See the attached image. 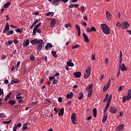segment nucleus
I'll list each match as a JSON object with an SVG mask.
<instances>
[{
	"label": "nucleus",
	"mask_w": 131,
	"mask_h": 131,
	"mask_svg": "<svg viewBox=\"0 0 131 131\" xmlns=\"http://www.w3.org/2000/svg\"><path fill=\"white\" fill-rule=\"evenodd\" d=\"M101 28L104 34H110V28L105 24L101 25Z\"/></svg>",
	"instance_id": "obj_1"
},
{
	"label": "nucleus",
	"mask_w": 131,
	"mask_h": 131,
	"mask_svg": "<svg viewBox=\"0 0 131 131\" xmlns=\"http://www.w3.org/2000/svg\"><path fill=\"white\" fill-rule=\"evenodd\" d=\"M93 83H91L86 88L88 98H91V97H92V95L93 94Z\"/></svg>",
	"instance_id": "obj_2"
},
{
	"label": "nucleus",
	"mask_w": 131,
	"mask_h": 131,
	"mask_svg": "<svg viewBox=\"0 0 131 131\" xmlns=\"http://www.w3.org/2000/svg\"><path fill=\"white\" fill-rule=\"evenodd\" d=\"M131 98V90L129 89L128 92V94L127 96H123L122 97V102L125 103L126 101H129L130 100Z\"/></svg>",
	"instance_id": "obj_3"
},
{
	"label": "nucleus",
	"mask_w": 131,
	"mask_h": 131,
	"mask_svg": "<svg viewBox=\"0 0 131 131\" xmlns=\"http://www.w3.org/2000/svg\"><path fill=\"white\" fill-rule=\"evenodd\" d=\"M92 70L91 69V67H88L86 68L85 73L84 74V78L85 79H88L89 77H90V75H91V72Z\"/></svg>",
	"instance_id": "obj_4"
},
{
	"label": "nucleus",
	"mask_w": 131,
	"mask_h": 131,
	"mask_svg": "<svg viewBox=\"0 0 131 131\" xmlns=\"http://www.w3.org/2000/svg\"><path fill=\"white\" fill-rule=\"evenodd\" d=\"M40 25H41V23L38 24L37 25H36L34 27V29L33 30V33H32L33 35H35V34H36V32H37V29H38Z\"/></svg>",
	"instance_id": "obj_5"
},
{
	"label": "nucleus",
	"mask_w": 131,
	"mask_h": 131,
	"mask_svg": "<svg viewBox=\"0 0 131 131\" xmlns=\"http://www.w3.org/2000/svg\"><path fill=\"white\" fill-rule=\"evenodd\" d=\"M42 39H39L38 43V47L37 48V50H38V51H41V50H42Z\"/></svg>",
	"instance_id": "obj_6"
},
{
	"label": "nucleus",
	"mask_w": 131,
	"mask_h": 131,
	"mask_svg": "<svg viewBox=\"0 0 131 131\" xmlns=\"http://www.w3.org/2000/svg\"><path fill=\"white\" fill-rule=\"evenodd\" d=\"M71 119L72 123L74 124H76V114L73 113L72 114Z\"/></svg>",
	"instance_id": "obj_7"
},
{
	"label": "nucleus",
	"mask_w": 131,
	"mask_h": 131,
	"mask_svg": "<svg viewBox=\"0 0 131 131\" xmlns=\"http://www.w3.org/2000/svg\"><path fill=\"white\" fill-rule=\"evenodd\" d=\"M121 27L123 29H127L129 27V24L127 21L123 22L121 24Z\"/></svg>",
	"instance_id": "obj_8"
},
{
	"label": "nucleus",
	"mask_w": 131,
	"mask_h": 131,
	"mask_svg": "<svg viewBox=\"0 0 131 131\" xmlns=\"http://www.w3.org/2000/svg\"><path fill=\"white\" fill-rule=\"evenodd\" d=\"M111 83V80L110 79H109L108 82L106 84V85H105V86L103 88V92H106V91H107V90H108V89H109V87L110 86Z\"/></svg>",
	"instance_id": "obj_9"
},
{
	"label": "nucleus",
	"mask_w": 131,
	"mask_h": 131,
	"mask_svg": "<svg viewBox=\"0 0 131 131\" xmlns=\"http://www.w3.org/2000/svg\"><path fill=\"white\" fill-rule=\"evenodd\" d=\"M10 30V25H9V23H7L4 28L3 30V33H6V32L9 31Z\"/></svg>",
	"instance_id": "obj_10"
},
{
	"label": "nucleus",
	"mask_w": 131,
	"mask_h": 131,
	"mask_svg": "<svg viewBox=\"0 0 131 131\" xmlns=\"http://www.w3.org/2000/svg\"><path fill=\"white\" fill-rule=\"evenodd\" d=\"M110 111L112 113H116L117 112V108L114 106H111L110 107Z\"/></svg>",
	"instance_id": "obj_11"
},
{
	"label": "nucleus",
	"mask_w": 131,
	"mask_h": 131,
	"mask_svg": "<svg viewBox=\"0 0 131 131\" xmlns=\"http://www.w3.org/2000/svg\"><path fill=\"white\" fill-rule=\"evenodd\" d=\"M30 43L29 41V39H27L23 43L24 48H27L28 46H29V43Z\"/></svg>",
	"instance_id": "obj_12"
},
{
	"label": "nucleus",
	"mask_w": 131,
	"mask_h": 131,
	"mask_svg": "<svg viewBox=\"0 0 131 131\" xmlns=\"http://www.w3.org/2000/svg\"><path fill=\"white\" fill-rule=\"evenodd\" d=\"M82 34L85 42H89L90 39H89V37H88V35H86L84 33H83Z\"/></svg>",
	"instance_id": "obj_13"
},
{
	"label": "nucleus",
	"mask_w": 131,
	"mask_h": 131,
	"mask_svg": "<svg viewBox=\"0 0 131 131\" xmlns=\"http://www.w3.org/2000/svg\"><path fill=\"white\" fill-rule=\"evenodd\" d=\"M39 41V40H38L37 39H34L33 40H32L30 41V42L31 45H37L38 43V42Z\"/></svg>",
	"instance_id": "obj_14"
},
{
	"label": "nucleus",
	"mask_w": 131,
	"mask_h": 131,
	"mask_svg": "<svg viewBox=\"0 0 131 131\" xmlns=\"http://www.w3.org/2000/svg\"><path fill=\"white\" fill-rule=\"evenodd\" d=\"M121 68V71H126L127 70V68L125 67V66H124V63H123L121 64V66H120Z\"/></svg>",
	"instance_id": "obj_15"
},
{
	"label": "nucleus",
	"mask_w": 131,
	"mask_h": 131,
	"mask_svg": "<svg viewBox=\"0 0 131 131\" xmlns=\"http://www.w3.org/2000/svg\"><path fill=\"white\" fill-rule=\"evenodd\" d=\"M106 16L108 20H111V17H112V15H111V13H110L109 11L106 12Z\"/></svg>",
	"instance_id": "obj_16"
},
{
	"label": "nucleus",
	"mask_w": 131,
	"mask_h": 131,
	"mask_svg": "<svg viewBox=\"0 0 131 131\" xmlns=\"http://www.w3.org/2000/svg\"><path fill=\"white\" fill-rule=\"evenodd\" d=\"M72 61V60L70 59L69 61L67 62V65H68V66H70V67H73V66H74V63H73Z\"/></svg>",
	"instance_id": "obj_17"
},
{
	"label": "nucleus",
	"mask_w": 131,
	"mask_h": 131,
	"mask_svg": "<svg viewBox=\"0 0 131 131\" xmlns=\"http://www.w3.org/2000/svg\"><path fill=\"white\" fill-rule=\"evenodd\" d=\"M74 76H75V77H77V78H79V77L81 76V73H80V72H77L74 73Z\"/></svg>",
	"instance_id": "obj_18"
},
{
	"label": "nucleus",
	"mask_w": 131,
	"mask_h": 131,
	"mask_svg": "<svg viewBox=\"0 0 131 131\" xmlns=\"http://www.w3.org/2000/svg\"><path fill=\"white\" fill-rule=\"evenodd\" d=\"M56 24V19L53 18L51 21L50 26L53 27Z\"/></svg>",
	"instance_id": "obj_19"
},
{
	"label": "nucleus",
	"mask_w": 131,
	"mask_h": 131,
	"mask_svg": "<svg viewBox=\"0 0 131 131\" xmlns=\"http://www.w3.org/2000/svg\"><path fill=\"white\" fill-rule=\"evenodd\" d=\"M123 127H124V126L123 125V124H120L117 128V130L118 131H121V130H122V129H123Z\"/></svg>",
	"instance_id": "obj_20"
},
{
	"label": "nucleus",
	"mask_w": 131,
	"mask_h": 131,
	"mask_svg": "<svg viewBox=\"0 0 131 131\" xmlns=\"http://www.w3.org/2000/svg\"><path fill=\"white\" fill-rule=\"evenodd\" d=\"M67 99H72L73 98V92H70V94H68L67 95Z\"/></svg>",
	"instance_id": "obj_21"
},
{
	"label": "nucleus",
	"mask_w": 131,
	"mask_h": 131,
	"mask_svg": "<svg viewBox=\"0 0 131 131\" xmlns=\"http://www.w3.org/2000/svg\"><path fill=\"white\" fill-rule=\"evenodd\" d=\"M64 114V108H61L60 111H59V112L58 113V115L59 116H63Z\"/></svg>",
	"instance_id": "obj_22"
},
{
	"label": "nucleus",
	"mask_w": 131,
	"mask_h": 131,
	"mask_svg": "<svg viewBox=\"0 0 131 131\" xmlns=\"http://www.w3.org/2000/svg\"><path fill=\"white\" fill-rule=\"evenodd\" d=\"M121 63H122V52H120V63L119 66H121Z\"/></svg>",
	"instance_id": "obj_23"
},
{
	"label": "nucleus",
	"mask_w": 131,
	"mask_h": 131,
	"mask_svg": "<svg viewBox=\"0 0 131 131\" xmlns=\"http://www.w3.org/2000/svg\"><path fill=\"white\" fill-rule=\"evenodd\" d=\"M93 116L95 118L97 117V108H94L93 110Z\"/></svg>",
	"instance_id": "obj_24"
},
{
	"label": "nucleus",
	"mask_w": 131,
	"mask_h": 131,
	"mask_svg": "<svg viewBox=\"0 0 131 131\" xmlns=\"http://www.w3.org/2000/svg\"><path fill=\"white\" fill-rule=\"evenodd\" d=\"M11 6V2H8L4 5V9H7Z\"/></svg>",
	"instance_id": "obj_25"
},
{
	"label": "nucleus",
	"mask_w": 131,
	"mask_h": 131,
	"mask_svg": "<svg viewBox=\"0 0 131 131\" xmlns=\"http://www.w3.org/2000/svg\"><path fill=\"white\" fill-rule=\"evenodd\" d=\"M108 115L107 114L104 113V115H103V118H102V122H105L106 120H107V116Z\"/></svg>",
	"instance_id": "obj_26"
},
{
	"label": "nucleus",
	"mask_w": 131,
	"mask_h": 131,
	"mask_svg": "<svg viewBox=\"0 0 131 131\" xmlns=\"http://www.w3.org/2000/svg\"><path fill=\"white\" fill-rule=\"evenodd\" d=\"M53 47V45H52V44L51 43H48L47 44V45L45 46V49L46 50H48V49L49 48H52Z\"/></svg>",
	"instance_id": "obj_27"
},
{
	"label": "nucleus",
	"mask_w": 131,
	"mask_h": 131,
	"mask_svg": "<svg viewBox=\"0 0 131 131\" xmlns=\"http://www.w3.org/2000/svg\"><path fill=\"white\" fill-rule=\"evenodd\" d=\"M45 16L46 17H49V16H51V17H53L54 16V12H48L45 14Z\"/></svg>",
	"instance_id": "obj_28"
},
{
	"label": "nucleus",
	"mask_w": 131,
	"mask_h": 131,
	"mask_svg": "<svg viewBox=\"0 0 131 131\" xmlns=\"http://www.w3.org/2000/svg\"><path fill=\"white\" fill-rule=\"evenodd\" d=\"M28 124H27V123H26L25 124H24L23 125V129H22V130H26V129H27V125Z\"/></svg>",
	"instance_id": "obj_29"
},
{
	"label": "nucleus",
	"mask_w": 131,
	"mask_h": 131,
	"mask_svg": "<svg viewBox=\"0 0 131 131\" xmlns=\"http://www.w3.org/2000/svg\"><path fill=\"white\" fill-rule=\"evenodd\" d=\"M109 106H110V103H107L104 111V113H106V112H107V110H108V108H109Z\"/></svg>",
	"instance_id": "obj_30"
},
{
	"label": "nucleus",
	"mask_w": 131,
	"mask_h": 131,
	"mask_svg": "<svg viewBox=\"0 0 131 131\" xmlns=\"http://www.w3.org/2000/svg\"><path fill=\"white\" fill-rule=\"evenodd\" d=\"M9 105H15V104H16V101H15L14 100H11L10 101H9Z\"/></svg>",
	"instance_id": "obj_31"
},
{
	"label": "nucleus",
	"mask_w": 131,
	"mask_h": 131,
	"mask_svg": "<svg viewBox=\"0 0 131 131\" xmlns=\"http://www.w3.org/2000/svg\"><path fill=\"white\" fill-rule=\"evenodd\" d=\"M19 82V80L17 79H14L11 81V84H14V83H18Z\"/></svg>",
	"instance_id": "obj_32"
},
{
	"label": "nucleus",
	"mask_w": 131,
	"mask_h": 131,
	"mask_svg": "<svg viewBox=\"0 0 131 131\" xmlns=\"http://www.w3.org/2000/svg\"><path fill=\"white\" fill-rule=\"evenodd\" d=\"M12 95V92H9L7 96L5 98V101H7V100L10 98V96Z\"/></svg>",
	"instance_id": "obj_33"
},
{
	"label": "nucleus",
	"mask_w": 131,
	"mask_h": 131,
	"mask_svg": "<svg viewBox=\"0 0 131 131\" xmlns=\"http://www.w3.org/2000/svg\"><path fill=\"white\" fill-rule=\"evenodd\" d=\"M82 98H83V94L82 92H81L79 94L78 99H79V100H81V99H82Z\"/></svg>",
	"instance_id": "obj_34"
},
{
	"label": "nucleus",
	"mask_w": 131,
	"mask_h": 131,
	"mask_svg": "<svg viewBox=\"0 0 131 131\" xmlns=\"http://www.w3.org/2000/svg\"><path fill=\"white\" fill-rule=\"evenodd\" d=\"M13 43V41L9 40L5 43L6 46H11Z\"/></svg>",
	"instance_id": "obj_35"
},
{
	"label": "nucleus",
	"mask_w": 131,
	"mask_h": 131,
	"mask_svg": "<svg viewBox=\"0 0 131 131\" xmlns=\"http://www.w3.org/2000/svg\"><path fill=\"white\" fill-rule=\"evenodd\" d=\"M15 31L19 33H22V32H23V29H16Z\"/></svg>",
	"instance_id": "obj_36"
},
{
	"label": "nucleus",
	"mask_w": 131,
	"mask_h": 131,
	"mask_svg": "<svg viewBox=\"0 0 131 131\" xmlns=\"http://www.w3.org/2000/svg\"><path fill=\"white\" fill-rule=\"evenodd\" d=\"M11 122H12V120H10L8 121H3V123H4V124H10Z\"/></svg>",
	"instance_id": "obj_37"
},
{
	"label": "nucleus",
	"mask_w": 131,
	"mask_h": 131,
	"mask_svg": "<svg viewBox=\"0 0 131 131\" xmlns=\"http://www.w3.org/2000/svg\"><path fill=\"white\" fill-rule=\"evenodd\" d=\"M77 48H79V45L77 44L75 46H72V49L74 50V49H77Z\"/></svg>",
	"instance_id": "obj_38"
},
{
	"label": "nucleus",
	"mask_w": 131,
	"mask_h": 131,
	"mask_svg": "<svg viewBox=\"0 0 131 131\" xmlns=\"http://www.w3.org/2000/svg\"><path fill=\"white\" fill-rule=\"evenodd\" d=\"M52 54L54 57V58H57V57H58V56L56 54L57 53L55 51H52Z\"/></svg>",
	"instance_id": "obj_39"
},
{
	"label": "nucleus",
	"mask_w": 131,
	"mask_h": 131,
	"mask_svg": "<svg viewBox=\"0 0 131 131\" xmlns=\"http://www.w3.org/2000/svg\"><path fill=\"white\" fill-rule=\"evenodd\" d=\"M59 2H60V0H53L52 1V3L53 5H55V4H57V3H59Z\"/></svg>",
	"instance_id": "obj_40"
},
{
	"label": "nucleus",
	"mask_w": 131,
	"mask_h": 131,
	"mask_svg": "<svg viewBox=\"0 0 131 131\" xmlns=\"http://www.w3.org/2000/svg\"><path fill=\"white\" fill-rule=\"evenodd\" d=\"M13 33H14V31L13 30L9 31L7 32L8 35H11V34H13Z\"/></svg>",
	"instance_id": "obj_41"
},
{
	"label": "nucleus",
	"mask_w": 131,
	"mask_h": 131,
	"mask_svg": "<svg viewBox=\"0 0 131 131\" xmlns=\"http://www.w3.org/2000/svg\"><path fill=\"white\" fill-rule=\"evenodd\" d=\"M37 22H38V20H35L33 22V23L32 24V25L31 26V28H33V26H34V25L35 24H36L37 23Z\"/></svg>",
	"instance_id": "obj_42"
},
{
	"label": "nucleus",
	"mask_w": 131,
	"mask_h": 131,
	"mask_svg": "<svg viewBox=\"0 0 131 131\" xmlns=\"http://www.w3.org/2000/svg\"><path fill=\"white\" fill-rule=\"evenodd\" d=\"M30 58L31 61H34V60H35V58L34 57V55H30Z\"/></svg>",
	"instance_id": "obj_43"
},
{
	"label": "nucleus",
	"mask_w": 131,
	"mask_h": 131,
	"mask_svg": "<svg viewBox=\"0 0 131 131\" xmlns=\"http://www.w3.org/2000/svg\"><path fill=\"white\" fill-rule=\"evenodd\" d=\"M3 117H6V115L4 113H0V118H3Z\"/></svg>",
	"instance_id": "obj_44"
},
{
	"label": "nucleus",
	"mask_w": 131,
	"mask_h": 131,
	"mask_svg": "<svg viewBox=\"0 0 131 131\" xmlns=\"http://www.w3.org/2000/svg\"><path fill=\"white\" fill-rule=\"evenodd\" d=\"M3 95V97H4V90L0 88V96Z\"/></svg>",
	"instance_id": "obj_45"
},
{
	"label": "nucleus",
	"mask_w": 131,
	"mask_h": 131,
	"mask_svg": "<svg viewBox=\"0 0 131 131\" xmlns=\"http://www.w3.org/2000/svg\"><path fill=\"white\" fill-rule=\"evenodd\" d=\"M105 65H108V64H109V59H108V58L107 57L105 58Z\"/></svg>",
	"instance_id": "obj_46"
},
{
	"label": "nucleus",
	"mask_w": 131,
	"mask_h": 131,
	"mask_svg": "<svg viewBox=\"0 0 131 131\" xmlns=\"http://www.w3.org/2000/svg\"><path fill=\"white\" fill-rule=\"evenodd\" d=\"M64 27H66V28H68V27H71V25L69 23H68L65 25Z\"/></svg>",
	"instance_id": "obj_47"
},
{
	"label": "nucleus",
	"mask_w": 131,
	"mask_h": 131,
	"mask_svg": "<svg viewBox=\"0 0 131 131\" xmlns=\"http://www.w3.org/2000/svg\"><path fill=\"white\" fill-rule=\"evenodd\" d=\"M92 60H93L94 61H95V60H96V54H92Z\"/></svg>",
	"instance_id": "obj_48"
},
{
	"label": "nucleus",
	"mask_w": 131,
	"mask_h": 131,
	"mask_svg": "<svg viewBox=\"0 0 131 131\" xmlns=\"http://www.w3.org/2000/svg\"><path fill=\"white\" fill-rule=\"evenodd\" d=\"M116 26L117 27H121V24H120V23L118 21L116 23Z\"/></svg>",
	"instance_id": "obj_49"
},
{
	"label": "nucleus",
	"mask_w": 131,
	"mask_h": 131,
	"mask_svg": "<svg viewBox=\"0 0 131 131\" xmlns=\"http://www.w3.org/2000/svg\"><path fill=\"white\" fill-rule=\"evenodd\" d=\"M91 32L92 31H94V32H96V28H95V27H92L90 29Z\"/></svg>",
	"instance_id": "obj_50"
},
{
	"label": "nucleus",
	"mask_w": 131,
	"mask_h": 131,
	"mask_svg": "<svg viewBox=\"0 0 131 131\" xmlns=\"http://www.w3.org/2000/svg\"><path fill=\"white\" fill-rule=\"evenodd\" d=\"M38 14H39V12L35 11V12H33V15H35V16H37V15H38Z\"/></svg>",
	"instance_id": "obj_51"
},
{
	"label": "nucleus",
	"mask_w": 131,
	"mask_h": 131,
	"mask_svg": "<svg viewBox=\"0 0 131 131\" xmlns=\"http://www.w3.org/2000/svg\"><path fill=\"white\" fill-rule=\"evenodd\" d=\"M58 102H60V103H62V102L63 101V99H62V97L58 98Z\"/></svg>",
	"instance_id": "obj_52"
},
{
	"label": "nucleus",
	"mask_w": 131,
	"mask_h": 131,
	"mask_svg": "<svg viewBox=\"0 0 131 131\" xmlns=\"http://www.w3.org/2000/svg\"><path fill=\"white\" fill-rule=\"evenodd\" d=\"M57 83L58 80H54L52 82V83H53L54 84H57Z\"/></svg>",
	"instance_id": "obj_53"
},
{
	"label": "nucleus",
	"mask_w": 131,
	"mask_h": 131,
	"mask_svg": "<svg viewBox=\"0 0 131 131\" xmlns=\"http://www.w3.org/2000/svg\"><path fill=\"white\" fill-rule=\"evenodd\" d=\"M75 27H76V29H77V30H80V28L79 27V26L78 25H76Z\"/></svg>",
	"instance_id": "obj_54"
},
{
	"label": "nucleus",
	"mask_w": 131,
	"mask_h": 131,
	"mask_svg": "<svg viewBox=\"0 0 131 131\" xmlns=\"http://www.w3.org/2000/svg\"><path fill=\"white\" fill-rule=\"evenodd\" d=\"M49 79H50V80H51V81H53V79H55V77H54L53 76H50L49 77Z\"/></svg>",
	"instance_id": "obj_55"
},
{
	"label": "nucleus",
	"mask_w": 131,
	"mask_h": 131,
	"mask_svg": "<svg viewBox=\"0 0 131 131\" xmlns=\"http://www.w3.org/2000/svg\"><path fill=\"white\" fill-rule=\"evenodd\" d=\"M74 7V4H71L69 6L68 8L69 9H72Z\"/></svg>",
	"instance_id": "obj_56"
},
{
	"label": "nucleus",
	"mask_w": 131,
	"mask_h": 131,
	"mask_svg": "<svg viewBox=\"0 0 131 131\" xmlns=\"http://www.w3.org/2000/svg\"><path fill=\"white\" fill-rule=\"evenodd\" d=\"M16 98L17 100H21V99H22V96H18V95H16Z\"/></svg>",
	"instance_id": "obj_57"
},
{
	"label": "nucleus",
	"mask_w": 131,
	"mask_h": 131,
	"mask_svg": "<svg viewBox=\"0 0 131 131\" xmlns=\"http://www.w3.org/2000/svg\"><path fill=\"white\" fill-rule=\"evenodd\" d=\"M38 103V102L37 101H36L35 102H32V106H35V105L37 104Z\"/></svg>",
	"instance_id": "obj_58"
},
{
	"label": "nucleus",
	"mask_w": 131,
	"mask_h": 131,
	"mask_svg": "<svg viewBox=\"0 0 131 131\" xmlns=\"http://www.w3.org/2000/svg\"><path fill=\"white\" fill-rule=\"evenodd\" d=\"M17 127H21L22 126V123H19L16 125Z\"/></svg>",
	"instance_id": "obj_59"
},
{
	"label": "nucleus",
	"mask_w": 131,
	"mask_h": 131,
	"mask_svg": "<svg viewBox=\"0 0 131 131\" xmlns=\"http://www.w3.org/2000/svg\"><path fill=\"white\" fill-rule=\"evenodd\" d=\"M83 18L84 20H85V21H88V16H86V15H84L83 16Z\"/></svg>",
	"instance_id": "obj_60"
},
{
	"label": "nucleus",
	"mask_w": 131,
	"mask_h": 131,
	"mask_svg": "<svg viewBox=\"0 0 131 131\" xmlns=\"http://www.w3.org/2000/svg\"><path fill=\"white\" fill-rule=\"evenodd\" d=\"M122 89H123V86H121L118 89V91H119V92L122 91Z\"/></svg>",
	"instance_id": "obj_61"
},
{
	"label": "nucleus",
	"mask_w": 131,
	"mask_h": 131,
	"mask_svg": "<svg viewBox=\"0 0 131 131\" xmlns=\"http://www.w3.org/2000/svg\"><path fill=\"white\" fill-rule=\"evenodd\" d=\"M86 32H89V33L92 32V31H91V29H90V28H88L86 30Z\"/></svg>",
	"instance_id": "obj_62"
},
{
	"label": "nucleus",
	"mask_w": 131,
	"mask_h": 131,
	"mask_svg": "<svg viewBox=\"0 0 131 131\" xmlns=\"http://www.w3.org/2000/svg\"><path fill=\"white\" fill-rule=\"evenodd\" d=\"M84 10H85V7H84V6H81V11H84Z\"/></svg>",
	"instance_id": "obj_63"
},
{
	"label": "nucleus",
	"mask_w": 131,
	"mask_h": 131,
	"mask_svg": "<svg viewBox=\"0 0 131 131\" xmlns=\"http://www.w3.org/2000/svg\"><path fill=\"white\" fill-rule=\"evenodd\" d=\"M78 31V36H80V29L77 30Z\"/></svg>",
	"instance_id": "obj_64"
}]
</instances>
